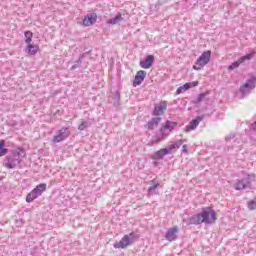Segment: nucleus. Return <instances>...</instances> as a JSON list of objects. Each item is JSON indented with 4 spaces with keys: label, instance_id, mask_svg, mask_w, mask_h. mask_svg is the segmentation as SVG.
<instances>
[{
    "label": "nucleus",
    "instance_id": "nucleus-3",
    "mask_svg": "<svg viewBox=\"0 0 256 256\" xmlns=\"http://www.w3.org/2000/svg\"><path fill=\"white\" fill-rule=\"evenodd\" d=\"M177 127V122L167 120L160 129L159 133L155 136V141H163L166 137H169L171 131Z\"/></svg>",
    "mask_w": 256,
    "mask_h": 256
},
{
    "label": "nucleus",
    "instance_id": "nucleus-23",
    "mask_svg": "<svg viewBox=\"0 0 256 256\" xmlns=\"http://www.w3.org/2000/svg\"><path fill=\"white\" fill-rule=\"evenodd\" d=\"M199 85L198 81L188 82L184 84L182 87L184 90L189 91L192 87H197Z\"/></svg>",
    "mask_w": 256,
    "mask_h": 256
},
{
    "label": "nucleus",
    "instance_id": "nucleus-4",
    "mask_svg": "<svg viewBox=\"0 0 256 256\" xmlns=\"http://www.w3.org/2000/svg\"><path fill=\"white\" fill-rule=\"evenodd\" d=\"M135 241H137V235L131 232L124 235L120 241L114 243L113 247L114 249H127V247L133 245Z\"/></svg>",
    "mask_w": 256,
    "mask_h": 256
},
{
    "label": "nucleus",
    "instance_id": "nucleus-17",
    "mask_svg": "<svg viewBox=\"0 0 256 256\" xmlns=\"http://www.w3.org/2000/svg\"><path fill=\"white\" fill-rule=\"evenodd\" d=\"M159 123H161V118H152L147 124V129L153 131V129H157V127H159Z\"/></svg>",
    "mask_w": 256,
    "mask_h": 256
},
{
    "label": "nucleus",
    "instance_id": "nucleus-18",
    "mask_svg": "<svg viewBox=\"0 0 256 256\" xmlns=\"http://www.w3.org/2000/svg\"><path fill=\"white\" fill-rule=\"evenodd\" d=\"M25 51L28 55H35L39 51V45H33L30 42L27 44Z\"/></svg>",
    "mask_w": 256,
    "mask_h": 256
},
{
    "label": "nucleus",
    "instance_id": "nucleus-9",
    "mask_svg": "<svg viewBox=\"0 0 256 256\" xmlns=\"http://www.w3.org/2000/svg\"><path fill=\"white\" fill-rule=\"evenodd\" d=\"M71 135V130L67 127H63L56 132L52 141L53 143H61V141H65Z\"/></svg>",
    "mask_w": 256,
    "mask_h": 256
},
{
    "label": "nucleus",
    "instance_id": "nucleus-31",
    "mask_svg": "<svg viewBox=\"0 0 256 256\" xmlns=\"http://www.w3.org/2000/svg\"><path fill=\"white\" fill-rule=\"evenodd\" d=\"M185 88H183V86H180L179 88H177L176 93L177 95H181V93H185Z\"/></svg>",
    "mask_w": 256,
    "mask_h": 256
},
{
    "label": "nucleus",
    "instance_id": "nucleus-10",
    "mask_svg": "<svg viewBox=\"0 0 256 256\" xmlns=\"http://www.w3.org/2000/svg\"><path fill=\"white\" fill-rule=\"evenodd\" d=\"M255 56V52H251L248 53L242 57H240L237 61L233 62L230 66H229V70L233 71L235 69H238L239 65H242V63H247L248 61H251V59H253V57Z\"/></svg>",
    "mask_w": 256,
    "mask_h": 256
},
{
    "label": "nucleus",
    "instance_id": "nucleus-12",
    "mask_svg": "<svg viewBox=\"0 0 256 256\" xmlns=\"http://www.w3.org/2000/svg\"><path fill=\"white\" fill-rule=\"evenodd\" d=\"M153 63H155V56L148 55L144 60L140 61L139 65L142 69H151Z\"/></svg>",
    "mask_w": 256,
    "mask_h": 256
},
{
    "label": "nucleus",
    "instance_id": "nucleus-25",
    "mask_svg": "<svg viewBox=\"0 0 256 256\" xmlns=\"http://www.w3.org/2000/svg\"><path fill=\"white\" fill-rule=\"evenodd\" d=\"M24 37H25V43L26 44H29V43H31L32 41H33V32H31V31H26L25 33H24Z\"/></svg>",
    "mask_w": 256,
    "mask_h": 256
},
{
    "label": "nucleus",
    "instance_id": "nucleus-32",
    "mask_svg": "<svg viewBox=\"0 0 256 256\" xmlns=\"http://www.w3.org/2000/svg\"><path fill=\"white\" fill-rule=\"evenodd\" d=\"M182 153H187V145L182 146Z\"/></svg>",
    "mask_w": 256,
    "mask_h": 256
},
{
    "label": "nucleus",
    "instance_id": "nucleus-24",
    "mask_svg": "<svg viewBox=\"0 0 256 256\" xmlns=\"http://www.w3.org/2000/svg\"><path fill=\"white\" fill-rule=\"evenodd\" d=\"M6 153H9V150L5 148V140L0 141V157L5 156Z\"/></svg>",
    "mask_w": 256,
    "mask_h": 256
},
{
    "label": "nucleus",
    "instance_id": "nucleus-2",
    "mask_svg": "<svg viewBox=\"0 0 256 256\" xmlns=\"http://www.w3.org/2000/svg\"><path fill=\"white\" fill-rule=\"evenodd\" d=\"M27 152L23 148H17L12 151V157L7 158V162L5 163V167L7 169H15L16 165H19L23 159H25Z\"/></svg>",
    "mask_w": 256,
    "mask_h": 256
},
{
    "label": "nucleus",
    "instance_id": "nucleus-15",
    "mask_svg": "<svg viewBox=\"0 0 256 256\" xmlns=\"http://www.w3.org/2000/svg\"><path fill=\"white\" fill-rule=\"evenodd\" d=\"M97 22V14L92 13V14H87L84 19H83V25L84 27H91L93 23Z\"/></svg>",
    "mask_w": 256,
    "mask_h": 256
},
{
    "label": "nucleus",
    "instance_id": "nucleus-22",
    "mask_svg": "<svg viewBox=\"0 0 256 256\" xmlns=\"http://www.w3.org/2000/svg\"><path fill=\"white\" fill-rule=\"evenodd\" d=\"M151 183H153V186H150L148 188V195H153V192L155 191V189H157V187H159V182H157L156 179H153L151 181Z\"/></svg>",
    "mask_w": 256,
    "mask_h": 256
},
{
    "label": "nucleus",
    "instance_id": "nucleus-30",
    "mask_svg": "<svg viewBox=\"0 0 256 256\" xmlns=\"http://www.w3.org/2000/svg\"><path fill=\"white\" fill-rule=\"evenodd\" d=\"M226 141L230 143H235V134H231L230 136H226Z\"/></svg>",
    "mask_w": 256,
    "mask_h": 256
},
{
    "label": "nucleus",
    "instance_id": "nucleus-27",
    "mask_svg": "<svg viewBox=\"0 0 256 256\" xmlns=\"http://www.w3.org/2000/svg\"><path fill=\"white\" fill-rule=\"evenodd\" d=\"M250 130L253 131L251 139L256 142V121L250 125Z\"/></svg>",
    "mask_w": 256,
    "mask_h": 256
},
{
    "label": "nucleus",
    "instance_id": "nucleus-26",
    "mask_svg": "<svg viewBox=\"0 0 256 256\" xmlns=\"http://www.w3.org/2000/svg\"><path fill=\"white\" fill-rule=\"evenodd\" d=\"M88 127H91V121H89V120H88V122L87 121L82 122L78 126V129H79V131H85V129H87Z\"/></svg>",
    "mask_w": 256,
    "mask_h": 256
},
{
    "label": "nucleus",
    "instance_id": "nucleus-21",
    "mask_svg": "<svg viewBox=\"0 0 256 256\" xmlns=\"http://www.w3.org/2000/svg\"><path fill=\"white\" fill-rule=\"evenodd\" d=\"M120 21H123V16L121 14H117L114 18L109 19L107 23L108 25H117Z\"/></svg>",
    "mask_w": 256,
    "mask_h": 256
},
{
    "label": "nucleus",
    "instance_id": "nucleus-11",
    "mask_svg": "<svg viewBox=\"0 0 256 256\" xmlns=\"http://www.w3.org/2000/svg\"><path fill=\"white\" fill-rule=\"evenodd\" d=\"M203 121V116H198L196 119L192 120L184 129L185 133H190V131H195L199 124Z\"/></svg>",
    "mask_w": 256,
    "mask_h": 256
},
{
    "label": "nucleus",
    "instance_id": "nucleus-19",
    "mask_svg": "<svg viewBox=\"0 0 256 256\" xmlns=\"http://www.w3.org/2000/svg\"><path fill=\"white\" fill-rule=\"evenodd\" d=\"M165 155H171L168 148H162L154 154V159H163Z\"/></svg>",
    "mask_w": 256,
    "mask_h": 256
},
{
    "label": "nucleus",
    "instance_id": "nucleus-5",
    "mask_svg": "<svg viewBox=\"0 0 256 256\" xmlns=\"http://www.w3.org/2000/svg\"><path fill=\"white\" fill-rule=\"evenodd\" d=\"M252 183H255V174H248L244 178L236 181L234 189L236 191H243V189L251 187Z\"/></svg>",
    "mask_w": 256,
    "mask_h": 256
},
{
    "label": "nucleus",
    "instance_id": "nucleus-1",
    "mask_svg": "<svg viewBox=\"0 0 256 256\" xmlns=\"http://www.w3.org/2000/svg\"><path fill=\"white\" fill-rule=\"evenodd\" d=\"M217 221V213L211 207L204 208L200 213L195 214L189 218L190 225H213Z\"/></svg>",
    "mask_w": 256,
    "mask_h": 256
},
{
    "label": "nucleus",
    "instance_id": "nucleus-28",
    "mask_svg": "<svg viewBox=\"0 0 256 256\" xmlns=\"http://www.w3.org/2000/svg\"><path fill=\"white\" fill-rule=\"evenodd\" d=\"M203 99H205V93H201L199 94L195 100H193V103L197 104V103H201V101H203Z\"/></svg>",
    "mask_w": 256,
    "mask_h": 256
},
{
    "label": "nucleus",
    "instance_id": "nucleus-29",
    "mask_svg": "<svg viewBox=\"0 0 256 256\" xmlns=\"http://www.w3.org/2000/svg\"><path fill=\"white\" fill-rule=\"evenodd\" d=\"M248 209L250 211H253L256 209V198L250 202H248Z\"/></svg>",
    "mask_w": 256,
    "mask_h": 256
},
{
    "label": "nucleus",
    "instance_id": "nucleus-14",
    "mask_svg": "<svg viewBox=\"0 0 256 256\" xmlns=\"http://www.w3.org/2000/svg\"><path fill=\"white\" fill-rule=\"evenodd\" d=\"M145 77H147V72L144 70H139L135 75L133 87H138V85H141L143 81H145Z\"/></svg>",
    "mask_w": 256,
    "mask_h": 256
},
{
    "label": "nucleus",
    "instance_id": "nucleus-7",
    "mask_svg": "<svg viewBox=\"0 0 256 256\" xmlns=\"http://www.w3.org/2000/svg\"><path fill=\"white\" fill-rule=\"evenodd\" d=\"M47 189V184L42 183L37 185L27 196H26V202L27 203H33L37 197H41L43 195L44 191Z\"/></svg>",
    "mask_w": 256,
    "mask_h": 256
},
{
    "label": "nucleus",
    "instance_id": "nucleus-16",
    "mask_svg": "<svg viewBox=\"0 0 256 256\" xmlns=\"http://www.w3.org/2000/svg\"><path fill=\"white\" fill-rule=\"evenodd\" d=\"M167 111V102H160L154 107L153 115H163Z\"/></svg>",
    "mask_w": 256,
    "mask_h": 256
},
{
    "label": "nucleus",
    "instance_id": "nucleus-6",
    "mask_svg": "<svg viewBox=\"0 0 256 256\" xmlns=\"http://www.w3.org/2000/svg\"><path fill=\"white\" fill-rule=\"evenodd\" d=\"M209 61H211V50L204 51L196 60L193 69L195 71H201L205 65H208Z\"/></svg>",
    "mask_w": 256,
    "mask_h": 256
},
{
    "label": "nucleus",
    "instance_id": "nucleus-13",
    "mask_svg": "<svg viewBox=\"0 0 256 256\" xmlns=\"http://www.w3.org/2000/svg\"><path fill=\"white\" fill-rule=\"evenodd\" d=\"M179 233V227L174 226L172 228H169L166 232L165 239L166 241H175L177 239V235Z\"/></svg>",
    "mask_w": 256,
    "mask_h": 256
},
{
    "label": "nucleus",
    "instance_id": "nucleus-20",
    "mask_svg": "<svg viewBox=\"0 0 256 256\" xmlns=\"http://www.w3.org/2000/svg\"><path fill=\"white\" fill-rule=\"evenodd\" d=\"M181 145H183V140H177L176 142L170 144L167 149L169 151V153H173V151H177V149H179V147H181Z\"/></svg>",
    "mask_w": 256,
    "mask_h": 256
},
{
    "label": "nucleus",
    "instance_id": "nucleus-8",
    "mask_svg": "<svg viewBox=\"0 0 256 256\" xmlns=\"http://www.w3.org/2000/svg\"><path fill=\"white\" fill-rule=\"evenodd\" d=\"M256 87V77L252 76L250 79L246 81V83L240 87V93L242 94V97H245V95H249L253 89Z\"/></svg>",
    "mask_w": 256,
    "mask_h": 256
}]
</instances>
